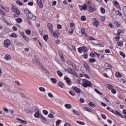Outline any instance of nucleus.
I'll use <instances>...</instances> for the list:
<instances>
[{"instance_id":"f257e3e1","label":"nucleus","mask_w":126,"mask_h":126,"mask_svg":"<svg viewBox=\"0 0 126 126\" xmlns=\"http://www.w3.org/2000/svg\"><path fill=\"white\" fill-rule=\"evenodd\" d=\"M82 80L84 82L82 85L83 87L86 88L87 87H91V85H92V83H91V82L90 81H88L86 79H83Z\"/></svg>"},{"instance_id":"f03ea898","label":"nucleus","mask_w":126,"mask_h":126,"mask_svg":"<svg viewBox=\"0 0 126 126\" xmlns=\"http://www.w3.org/2000/svg\"><path fill=\"white\" fill-rule=\"evenodd\" d=\"M11 10L12 11H13L14 13H16L17 15H20V11H19V9H18V8L13 6V5H12V6L11 7Z\"/></svg>"},{"instance_id":"7ed1b4c3","label":"nucleus","mask_w":126,"mask_h":126,"mask_svg":"<svg viewBox=\"0 0 126 126\" xmlns=\"http://www.w3.org/2000/svg\"><path fill=\"white\" fill-rule=\"evenodd\" d=\"M93 25L95 26V27L98 28L99 27V24H100V22L98 21L96 18H94L93 20Z\"/></svg>"},{"instance_id":"20e7f679","label":"nucleus","mask_w":126,"mask_h":126,"mask_svg":"<svg viewBox=\"0 0 126 126\" xmlns=\"http://www.w3.org/2000/svg\"><path fill=\"white\" fill-rule=\"evenodd\" d=\"M52 35L55 38V39H58L59 38V36H60V34H59V33L58 32V31H52V32H51Z\"/></svg>"},{"instance_id":"39448f33","label":"nucleus","mask_w":126,"mask_h":126,"mask_svg":"<svg viewBox=\"0 0 126 126\" xmlns=\"http://www.w3.org/2000/svg\"><path fill=\"white\" fill-rule=\"evenodd\" d=\"M34 111H36V112L35 113V114L34 115V117L35 118H39L40 116L41 115V113H40V110H39V109H38L37 108H35L34 109Z\"/></svg>"},{"instance_id":"423d86ee","label":"nucleus","mask_w":126,"mask_h":126,"mask_svg":"<svg viewBox=\"0 0 126 126\" xmlns=\"http://www.w3.org/2000/svg\"><path fill=\"white\" fill-rule=\"evenodd\" d=\"M11 42L9 39H6L4 41L3 45L5 48H8L9 45H10Z\"/></svg>"},{"instance_id":"0eeeda50","label":"nucleus","mask_w":126,"mask_h":126,"mask_svg":"<svg viewBox=\"0 0 126 126\" xmlns=\"http://www.w3.org/2000/svg\"><path fill=\"white\" fill-rule=\"evenodd\" d=\"M64 80H65V82H66L67 85L70 86L71 85L72 83V81H71V80H70V79H69V78L65 76L64 77Z\"/></svg>"},{"instance_id":"6e6552de","label":"nucleus","mask_w":126,"mask_h":126,"mask_svg":"<svg viewBox=\"0 0 126 126\" xmlns=\"http://www.w3.org/2000/svg\"><path fill=\"white\" fill-rule=\"evenodd\" d=\"M79 7L81 11L86 10L87 9V5L86 4H84L83 5H79Z\"/></svg>"},{"instance_id":"1a4fd4ad","label":"nucleus","mask_w":126,"mask_h":126,"mask_svg":"<svg viewBox=\"0 0 126 126\" xmlns=\"http://www.w3.org/2000/svg\"><path fill=\"white\" fill-rule=\"evenodd\" d=\"M69 70L70 71L69 73L70 74H73L74 76H77V74L75 72V70H73L72 68H68Z\"/></svg>"},{"instance_id":"9d476101","label":"nucleus","mask_w":126,"mask_h":126,"mask_svg":"<svg viewBox=\"0 0 126 126\" xmlns=\"http://www.w3.org/2000/svg\"><path fill=\"white\" fill-rule=\"evenodd\" d=\"M47 27L49 29L50 32L54 31V26L51 23L47 24Z\"/></svg>"},{"instance_id":"9b49d317","label":"nucleus","mask_w":126,"mask_h":126,"mask_svg":"<svg viewBox=\"0 0 126 126\" xmlns=\"http://www.w3.org/2000/svg\"><path fill=\"white\" fill-rule=\"evenodd\" d=\"M104 69H111L112 66L108 63H105L104 65Z\"/></svg>"},{"instance_id":"f8f14e48","label":"nucleus","mask_w":126,"mask_h":126,"mask_svg":"<svg viewBox=\"0 0 126 126\" xmlns=\"http://www.w3.org/2000/svg\"><path fill=\"white\" fill-rule=\"evenodd\" d=\"M84 66L85 68H86V70L87 71L90 72V67H89V64L86 63H84Z\"/></svg>"},{"instance_id":"ddd939ff","label":"nucleus","mask_w":126,"mask_h":126,"mask_svg":"<svg viewBox=\"0 0 126 126\" xmlns=\"http://www.w3.org/2000/svg\"><path fill=\"white\" fill-rule=\"evenodd\" d=\"M72 88L73 90H74V91H75L76 93H80V92H81V90L76 87L73 86L72 87Z\"/></svg>"},{"instance_id":"4468645a","label":"nucleus","mask_w":126,"mask_h":126,"mask_svg":"<svg viewBox=\"0 0 126 126\" xmlns=\"http://www.w3.org/2000/svg\"><path fill=\"white\" fill-rule=\"evenodd\" d=\"M24 12L26 16H27L28 18H29L30 16L31 15V14H32V13H31V12L29 11V10H25Z\"/></svg>"},{"instance_id":"2eb2a0df","label":"nucleus","mask_w":126,"mask_h":126,"mask_svg":"<svg viewBox=\"0 0 126 126\" xmlns=\"http://www.w3.org/2000/svg\"><path fill=\"white\" fill-rule=\"evenodd\" d=\"M36 0L39 7L40 8H43V7H44V6L43 5V2H42V0Z\"/></svg>"},{"instance_id":"dca6fc26","label":"nucleus","mask_w":126,"mask_h":126,"mask_svg":"<svg viewBox=\"0 0 126 126\" xmlns=\"http://www.w3.org/2000/svg\"><path fill=\"white\" fill-rule=\"evenodd\" d=\"M29 18H30V19H31V20H33V21H35V20L37 19V18L36 17V16L33 15V14L32 13L29 17Z\"/></svg>"},{"instance_id":"f3484780","label":"nucleus","mask_w":126,"mask_h":126,"mask_svg":"<svg viewBox=\"0 0 126 126\" xmlns=\"http://www.w3.org/2000/svg\"><path fill=\"white\" fill-rule=\"evenodd\" d=\"M0 6L1 8H2V9H3V10H5L6 12H8V11H9V9L6 7L3 6V5L0 4Z\"/></svg>"},{"instance_id":"a211bd4d","label":"nucleus","mask_w":126,"mask_h":126,"mask_svg":"<svg viewBox=\"0 0 126 126\" xmlns=\"http://www.w3.org/2000/svg\"><path fill=\"white\" fill-rule=\"evenodd\" d=\"M89 11L90 12H93L94 11H96V8L92 7V6H88Z\"/></svg>"},{"instance_id":"6ab92c4d","label":"nucleus","mask_w":126,"mask_h":126,"mask_svg":"<svg viewBox=\"0 0 126 126\" xmlns=\"http://www.w3.org/2000/svg\"><path fill=\"white\" fill-rule=\"evenodd\" d=\"M32 61L35 63H37V64H38V65H41V62L40 61H39L38 60L36 59V58L32 59Z\"/></svg>"},{"instance_id":"aec40b11","label":"nucleus","mask_w":126,"mask_h":126,"mask_svg":"<svg viewBox=\"0 0 126 126\" xmlns=\"http://www.w3.org/2000/svg\"><path fill=\"white\" fill-rule=\"evenodd\" d=\"M58 85L59 86V87H61V88H64L65 86L64 84L62 82H59L58 83Z\"/></svg>"},{"instance_id":"412c9836","label":"nucleus","mask_w":126,"mask_h":126,"mask_svg":"<svg viewBox=\"0 0 126 126\" xmlns=\"http://www.w3.org/2000/svg\"><path fill=\"white\" fill-rule=\"evenodd\" d=\"M0 14L1 15H2V18H3L5 16V13H4V11H3V10H2V9H0Z\"/></svg>"},{"instance_id":"4be33fe9","label":"nucleus","mask_w":126,"mask_h":126,"mask_svg":"<svg viewBox=\"0 0 126 126\" xmlns=\"http://www.w3.org/2000/svg\"><path fill=\"white\" fill-rule=\"evenodd\" d=\"M43 38L44 40V41H48V39H49V35H48L47 34H44L43 36Z\"/></svg>"},{"instance_id":"5701e85b","label":"nucleus","mask_w":126,"mask_h":126,"mask_svg":"<svg viewBox=\"0 0 126 126\" xmlns=\"http://www.w3.org/2000/svg\"><path fill=\"white\" fill-rule=\"evenodd\" d=\"M4 59L6 61H8V60H10V56L8 54H6L5 55Z\"/></svg>"},{"instance_id":"b1692460","label":"nucleus","mask_w":126,"mask_h":126,"mask_svg":"<svg viewBox=\"0 0 126 126\" xmlns=\"http://www.w3.org/2000/svg\"><path fill=\"white\" fill-rule=\"evenodd\" d=\"M15 21H16V22H17V23H21V22H22L23 21L21 18H18V19H16Z\"/></svg>"},{"instance_id":"393cba45","label":"nucleus","mask_w":126,"mask_h":126,"mask_svg":"<svg viewBox=\"0 0 126 126\" xmlns=\"http://www.w3.org/2000/svg\"><path fill=\"white\" fill-rule=\"evenodd\" d=\"M90 57L93 59H94V58H96V55L95 54H94V53L91 52L90 54Z\"/></svg>"},{"instance_id":"a878e982","label":"nucleus","mask_w":126,"mask_h":126,"mask_svg":"<svg viewBox=\"0 0 126 126\" xmlns=\"http://www.w3.org/2000/svg\"><path fill=\"white\" fill-rule=\"evenodd\" d=\"M83 57L85 59H88V54L87 52H84V54L83 55Z\"/></svg>"},{"instance_id":"bb28decb","label":"nucleus","mask_w":126,"mask_h":126,"mask_svg":"<svg viewBox=\"0 0 126 126\" xmlns=\"http://www.w3.org/2000/svg\"><path fill=\"white\" fill-rule=\"evenodd\" d=\"M76 123L77 124H79V125H82V126H84V125H85V123H84V122L78 120L76 121Z\"/></svg>"},{"instance_id":"cd10ccee","label":"nucleus","mask_w":126,"mask_h":126,"mask_svg":"<svg viewBox=\"0 0 126 126\" xmlns=\"http://www.w3.org/2000/svg\"><path fill=\"white\" fill-rule=\"evenodd\" d=\"M94 90L95 92H96V93H97L99 95H103V94H102V93H101V92L99 91V90H98V89H94Z\"/></svg>"},{"instance_id":"c85d7f7f","label":"nucleus","mask_w":126,"mask_h":126,"mask_svg":"<svg viewBox=\"0 0 126 126\" xmlns=\"http://www.w3.org/2000/svg\"><path fill=\"white\" fill-rule=\"evenodd\" d=\"M23 38H24V40L26 41V42H29V41H30V39L29 38H28V36H27L26 35L24 36Z\"/></svg>"},{"instance_id":"c756f323","label":"nucleus","mask_w":126,"mask_h":126,"mask_svg":"<svg viewBox=\"0 0 126 126\" xmlns=\"http://www.w3.org/2000/svg\"><path fill=\"white\" fill-rule=\"evenodd\" d=\"M89 62H90V63H95L96 59H93V58H90L89 60Z\"/></svg>"},{"instance_id":"7c9ffc66","label":"nucleus","mask_w":126,"mask_h":126,"mask_svg":"<svg viewBox=\"0 0 126 126\" xmlns=\"http://www.w3.org/2000/svg\"><path fill=\"white\" fill-rule=\"evenodd\" d=\"M122 32L123 31L121 30H118L116 35H117L118 36H121V33H122Z\"/></svg>"},{"instance_id":"2f4dec72","label":"nucleus","mask_w":126,"mask_h":126,"mask_svg":"<svg viewBox=\"0 0 126 126\" xmlns=\"http://www.w3.org/2000/svg\"><path fill=\"white\" fill-rule=\"evenodd\" d=\"M39 118H40V119H41V120H43L44 121H45V122H47V119L45 118V117H44V116H43L42 114H41Z\"/></svg>"},{"instance_id":"473e14b6","label":"nucleus","mask_w":126,"mask_h":126,"mask_svg":"<svg viewBox=\"0 0 126 126\" xmlns=\"http://www.w3.org/2000/svg\"><path fill=\"white\" fill-rule=\"evenodd\" d=\"M62 123V121L60 120H58V121H56V125L57 126H60V124Z\"/></svg>"},{"instance_id":"72a5a7b5","label":"nucleus","mask_w":126,"mask_h":126,"mask_svg":"<svg viewBox=\"0 0 126 126\" xmlns=\"http://www.w3.org/2000/svg\"><path fill=\"white\" fill-rule=\"evenodd\" d=\"M89 105H90L91 107H92V108H94L95 107V103L94 102H90L89 103Z\"/></svg>"},{"instance_id":"f704fd0d","label":"nucleus","mask_w":126,"mask_h":126,"mask_svg":"<svg viewBox=\"0 0 126 126\" xmlns=\"http://www.w3.org/2000/svg\"><path fill=\"white\" fill-rule=\"evenodd\" d=\"M51 80L53 83H57V80L54 78H51Z\"/></svg>"},{"instance_id":"c9c22d12","label":"nucleus","mask_w":126,"mask_h":126,"mask_svg":"<svg viewBox=\"0 0 126 126\" xmlns=\"http://www.w3.org/2000/svg\"><path fill=\"white\" fill-rule=\"evenodd\" d=\"M82 50L84 52V53H87V48L85 46H82Z\"/></svg>"},{"instance_id":"e433bc0d","label":"nucleus","mask_w":126,"mask_h":126,"mask_svg":"<svg viewBox=\"0 0 126 126\" xmlns=\"http://www.w3.org/2000/svg\"><path fill=\"white\" fill-rule=\"evenodd\" d=\"M117 44L119 47H123V45H124V43L122 41H119L117 43Z\"/></svg>"},{"instance_id":"4c0bfd02","label":"nucleus","mask_w":126,"mask_h":126,"mask_svg":"<svg viewBox=\"0 0 126 126\" xmlns=\"http://www.w3.org/2000/svg\"><path fill=\"white\" fill-rule=\"evenodd\" d=\"M65 107L67 109H71V105H70V104H65Z\"/></svg>"},{"instance_id":"58836bf2","label":"nucleus","mask_w":126,"mask_h":126,"mask_svg":"<svg viewBox=\"0 0 126 126\" xmlns=\"http://www.w3.org/2000/svg\"><path fill=\"white\" fill-rule=\"evenodd\" d=\"M66 63L67 64H68V65H70L71 66L73 63L71 62L70 61L68 60L67 61Z\"/></svg>"},{"instance_id":"ea45409f","label":"nucleus","mask_w":126,"mask_h":126,"mask_svg":"<svg viewBox=\"0 0 126 126\" xmlns=\"http://www.w3.org/2000/svg\"><path fill=\"white\" fill-rule=\"evenodd\" d=\"M85 110V111H87V112H89V113H91V112H92L91 109H90V108H89L88 107H86Z\"/></svg>"},{"instance_id":"a19ab883","label":"nucleus","mask_w":126,"mask_h":126,"mask_svg":"<svg viewBox=\"0 0 126 126\" xmlns=\"http://www.w3.org/2000/svg\"><path fill=\"white\" fill-rule=\"evenodd\" d=\"M115 13L116 14H117V15H119V16H122V12H121L120 11L117 10L115 12Z\"/></svg>"},{"instance_id":"79ce46f5","label":"nucleus","mask_w":126,"mask_h":126,"mask_svg":"<svg viewBox=\"0 0 126 126\" xmlns=\"http://www.w3.org/2000/svg\"><path fill=\"white\" fill-rule=\"evenodd\" d=\"M120 54L121 56H122V57H123V58H124V59L126 58V54H125V53H124V52L121 51L120 52Z\"/></svg>"},{"instance_id":"37998d69","label":"nucleus","mask_w":126,"mask_h":126,"mask_svg":"<svg viewBox=\"0 0 126 126\" xmlns=\"http://www.w3.org/2000/svg\"><path fill=\"white\" fill-rule=\"evenodd\" d=\"M78 51L80 54H82V52H83V50H82V47H79L78 48Z\"/></svg>"},{"instance_id":"c03bdc74","label":"nucleus","mask_w":126,"mask_h":126,"mask_svg":"<svg viewBox=\"0 0 126 126\" xmlns=\"http://www.w3.org/2000/svg\"><path fill=\"white\" fill-rule=\"evenodd\" d=\"M57 73L60 77H62V76H63V73H62L61 71H57Z\"/></svg>"},{"instance_id":"a18cd8bd","label":"nucleus","mask_w":126,"mask_h":126,"mask_svg":"<svg viewBox=\"0 0 126 126\" xmlns=\"http://www.w3.org/2000/svg\"><path fill=\"white\" fill-rule=\"evenodd\" d=\"M11 37L13 38H17V35L14 33H12V34H11Z\"/></svg>"},{"instance_id":"49530a36","label":"nucleus","mask_w":126,"mask_h":126,"mask_svg":"<svg viewBox=\"0 0 126 126\" xmlns=\"http://www.w3.org/2000/svg\"><path fill=\"white\" fill-rule=\"evenodd\" d=\"M26 34H28V35H31V31L30 30H27L26 31Z\"/></svg>"},{"instance_id":"de8ad7c7","label":"nucleus","mask_w":126,"mask_h":126,"mask_svg":"<svg viewBox=\"0 0 126 126\" xmlns=\"http://www.w3.org/2000/svg\"><path fill=\"white\" fill-rule=\"evenodd\" d=\"M101 13H103V14H104V13H106V10H105V9H104V8L103 7L101 8Z\"/></svg>"},{"instance_id":"09e8293b","label":"nucleus","mask_w":126,"mask_h":126,"mask_svg":"<svg viewBox=\"0 0 126 126\" xmlns=\"http://www.w3.org/2000/svg\"><path fill=\"white\" fill-rule=\"evenodd\" d=\"M107 87L108 89H109V90H111L113 89V86H112L111 85H107Z\"/></svg>"},{"instance_id":"8fccbe9b","label":"nucleus","mask_w":126,"mask_h":126,"mask_svg":"<svg viewBox=\"0 0 126 126\" xmlns=\"http://www.w3.org/2000/svg\"><path fill=\"white\" fill-rule=\"evenodd\" d=\"M73 112L75 115H76L77 116H79V113L77 110H73Z\"/></svg>"},{"instance_id":"3c124183","label":"nucleus","mask_w":126,"mask_h":126,"mask_svg":"<svg viewBox=\"0 0 126 126\" xmlns=\"http://www.w3.org/2000/svg\"><path fill=\"white\" fill-rule=\"evenodd\" d=\"M114 24L116 27H120V24H119V22L115 21L114 22Z\"/></svg>"},{"instance_id":"603ef678","label":"nucleus","mask_w":126,"mask_h":126,"mask_svg":"<svg viewBox=\"0 0 126 126\" xmlns=\"http://www.w3.org/2000/svg\"><path fill=\"white\" fill-rule=\"evenodd\" d=\"M97 44L99 47H104L105 46L103 43L99 42Z\"/></svg>"},{"instance_id":"864d4df0","label":"nucleus","mask_w":126,"mask_h":126,"mask_svg":"<svg viewBox=\"0 0 126 126\" xmlns=\"http://www.w3.org/2000/svg\"><path fill=\"white\" fill-rule=\"evenodd\" d=\"M39 90H40V91H42V92H44V91H45V88L42 87H40L39 88Z\"/></svg>"},{"instance_id":"5fc2aeb1","label":"nucleus","mask_w":126,"mask_h":126,"mask_svg":"<svg viewBox=\"0 0 126 126\" xmlns=\"http://www.w3.org/2000/svg\"><path fill=\"white\" fill-rule=\"evenodd\" d=\"M39 66L40 67H41V68H42V69H43V70H47V69H46V68L45 67H44L43 65H42V63H40V65H39Z\"/></svg>"},{"instance_id":"6e6d98bb","label":"nucleus","mask_w":126,"mask_h":126,"mask_svg":"<svg viewBox=\"0 0 126 126\" xmlns=\"http://www.w3.org/2000/svg\"><path fill=\"white\" fill-rule=\"evenodd\" d=\"M82 21H85L86 20V17L85 16H82L81 17Z\"/></svg>"},{"instance_id":"4d7b16f0","label":"nucleus","mask_w":126,"mask_h":126,"mask_svg":"<svg viewBox=\"0 0 126 126\" xmlns=\"http://www.w3.org/2000/svg\"><path fill=\"white\" fill-rule=\"evenodd\" d=\"M89 39H90L91 41H95L96 39H95L93 36H91L90 37H89Z\"/></svg>"},{"instance_id":"13d9d810","label":"nucleus","mask_w":126,"mask_h":126,"mask_svg":"<svg viewBox=\"0 0 126 126\" xmlns=\"http://www.w3.org/2000/svg\"><path fill=\"white\" fill-rule=\"evenodd\" d=\"M43 113L44 115H48V114H49V112H48V111H47L46 110H43Z\"/></svg>"},{"instance_id":"bf43d9fd","label":"nucleus","mask_w":126,"mask_h":126,"mask_svg":"<svg viewBox=\"0 0 126 126\" xmlns=\"http://www.w3.org/2000/svg\"><path fill=\"white\" fill-rule=\"evenodd\" d=\"M115 39H116V41H119V40H120L121 39V37L120 36V35L119 36H117L116 37H115Z\"/></svg>"},{"instance_id":"052dcab7","label":"nucleus","mask_w":126,"mask_h":126,"mask_svg":"<svg viewBox=\"0 0 126 126\" xmlns=\"http://www.w3.org/2000/svg\"><path fill=\"white\" fill-rule=\"evenodd\" d=\"M16 3L17 4H19V5H23V3L22 2H20L19 0H17Z\"/></svg>"},{"instance_id":"680f3d73","label":"nucleus","mask_w":126,"mask_h":126,"mask_svg":"<svg viewBox=\"0 0 126 126\" xmlns=\"http://www.w3.org/2000/svg\"><path fill=\"white\" fill-rule=\"evenodd\" d=\"M111 92L113 93V94H116L117 93V91L116 90L113 89L111 90Z\"/></svg>"},{"instance_id":"e2e57ef3","label":"nucleus","mask_w":126,"mask_h":126,"mask_svg":"<svg viewBox=\"0 0 126 126\" xmlns=\"http://www.w3.org/2000/svg\"><path fill=\"white\" fill-rule=\"evenodd\" d=\"M101 117L104 120H106V119H107V117L105 114H101Z\"/></svg>"},{"instance_id":"0e129e2a","label":"nucleus","mask_w":126,"mask_h":126,"mask_svg":"<svg viewBox=\"0 0 126 126\" xmlns=\"http://www.w3.org/2000/svg\"><path fill=\"white\" fill-rule=\"evenodd\" d=\"M69 94H70V95H72V96H75V95H76L75 93H74L71 91H70L69 92Z\"/></svg>"},{"instance_id":"69168bd1","label":"nucleus","mask_w":126,"mask_h":126,"mask_svg":"<svg viewBox=\"0 0 126 126\" xmlns=\"http://www.w3.org/2000/svg\"><path fill=\"white\" fill-rule=\"evenodd\" d=\"M48 95L49 97H50V98H53V97H54V95H53V94H51V93H48Z\"/></svg>"},{"instance_id":"338daca9","label":"nucleus","mask_w":126,"mask_h":126,"mask_svg":"<svg viewBox=\"0 0 126 126\" xmlns=\"http://www.w3.org/2000/svg\"><path fill=\"white\" fill-rule=\"evenodd\" d=\"M71 66H72V67H73V68L74 69H76V65H75V64H74L73 63H72V65Z\"/></svg>"},{"instance_id":"774afa93","label":"nucleus","mask_w":126,"mask_h":126,"mask_svg":"<svg viewBox=\"0 0 126 126\" xmlns=\"http://www.w3.org/2000/svg\"><path fill=\"white\" fill-rule=\"evenodd\" d=\"M12 29L14 31H17V28L15 26H13Z\"/></svg>"}]
</instances>
